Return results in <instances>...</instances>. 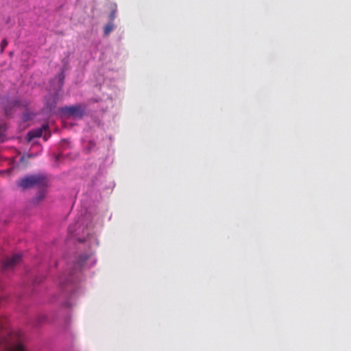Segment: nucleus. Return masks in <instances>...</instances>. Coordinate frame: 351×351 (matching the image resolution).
Masks as SVG:
<instances>
[{"mask_svg":"<svg viewBox=\"0 0 351 351\" xmlns=\"http://www.w3.org/2000/svg\"><path fill=\"white\" fill-rule=\"evenodd\" d=\"M47 180L45 176L40 174L27 176L17 182V185L23 189L37 186L43 188L47 186Z\"/></svg>","mask_w":351,"mask_h":351,"instance_id":"obj_1","label":"nucleus"},{"mask_svg":"<svg viewBox=\"0 0 351 351\" xmlns=\"http://www.w3.org/2000/svg\"><path fill=\"white\" fill-rule=\"evenodd\" d=\"M60 112L67 117L81 118L85 111V107L81 104H76L71 106H64L60 108Z\"/></svg>","mask_w":351,"mask_h":351,"instance_id":"obj_2","label":"nucleus"},{"mask_svg":"<svg viewBox=\"0 0 351 351\" xmlns=\"http://www.w3.org/2000/svg\"><path fill=\"white\" fill-rule=\"evenodd\" d=\"M22 255L21 254H15L11 256L4 258L2 263V269L4 271H10L14 269L21 262Z\"/></svg>","mask_w":351,"mask_h":351,"instance_id":"obj_3","label":"nucleus"},{"mask_svg":"<svg viewBox=\"0 0 351 351\" xmlns=\"http://www.w3.org/2000/svg\"><path fill=\"white\" fill-rule=\"evenodd\" d=\"M48 128L47 125H43L40 128L32 130L28 132L29 140H32L34 138L40 137L43 135V132H47Z\"/></svg>","mask_w":351,"mask_h":351,"instance_id":"obj_4","label":"nucleus"},{"mask_svg":"<svg viewBox=\"0 0 351 351\" xmlns=\"http://www.w3.org/2000/svg\"><path fill=\"white\" fill-rule=\"evenodd\" d=\"M89 258V255L84 254L79 257L78 260L76 261L75 264V267L81 268L84 266L86 261Z\"/></svg>","mask_w":351,"mask_h":351,"instance_id":"obj_5","label":"nucleus"},{"mask_svg":"<svg viewBox=\"0 0 351 351\" xmlns=\"http://www.w3.org/2000/svg\"><path fill=\"white\" fill-rule=\"evenodd\" d=\"M45 197L44 191H40L38 195L33 199L34 204H38L40 201H42Z\"/></svg>","mask_w":351,"mask_h":351,"instance_id":"obj_6","label":"nucleus"},{"mask_svg":"<svg viewBox=\"0 0 351 351\" xmlns=\"http://www.w3.org/2000/svg\"><path fill=\"white\" fill-rule=\"evenodd\" d=\"M6 127L5 124H0V142H3L5 139V131Z\"/></svg>","mask_w":351,"mask_h":351,"instance_id":"obj_7","label":"nucleus"},{"mask_svg":"<svg viewBox=\"0 0 351 351\" xmlns=\"http://www.w3.org/2000/svg\"><path fill=\"white\" fill-rule=\"evenodd\" d=\"M64 71H61L58 75H57V78L60 82V88H61L63 86V84H64Z\"/></svg>","mask_w":351,"mask_h":351,"instance_id":"obj_8","label":"nucleus"},{"mask_svg":"<svg viewBox=\"0 0 351 351\" xmlns=\"http://www.w3.org/2000/svg\"><path fill=\"white\" fill-rule=\"evenodd\" d=\"M113 29V25L112 23H108L104 27V31L105 35H108L112 30Z\"/></svg>","mask_w":351,"mask_h":351,"instance_id":"obj_9","label":"nucleus"},{"mask_svg":"<svg viewBox=\"0 0 351 351\" xmlns=\"http://www.w3.org/2000/svg\"><path fill=\"white\" fill-rule=\"evenodd\" d=\"M7 45H8V41L5 39L2 40L1 42V44H0L1 53H3L4 49L7 47Z\"/></svg>","mask_w":351,"mask_h":351,"instance_id":"obj_10","label":"nucleus"},{"mask_svg":"<svg viewBox=\"0 0 351 351\" xmlns=\"http://www.w3.org/2000/svg\"><path fill=\"white\" fill-rule=\"evenodd\" d=\"M1 291H2V287H1V286L0 285V301H1V299H2Z\"/></svg>","mask_w":351,"mask_h":351,"instance_id":"obj_11","label":"nucleus"},{"mask_svg":"<svg viewBox=\"0 0 351 351\" xmlns=\"http://www.w3.org/2000/svg\"><path fill=\"white\" fill-rule=\"evenodd\" d=\"M60 284L62 286H63V282L62 281H60Z\"/></svg>","mask_w":351,"mask_h":351,"instance_id":"obj_12","label":"nucleus"}]
</instances>
